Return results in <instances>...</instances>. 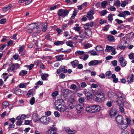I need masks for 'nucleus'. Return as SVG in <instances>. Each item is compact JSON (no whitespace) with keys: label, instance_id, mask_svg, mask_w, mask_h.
I'll use <instances>...</instances> for the list:
<instances>
[{"label":"nucleus","instance_id":"nucleus-64","mask_svg":"<svg viewBox=\"0 0 134 134\" xmlns=\"http://www.w3.org/2000/svg\"><path fill=\"white\" fill-rule=\"evenodd\" d=\"M89 4V3L85 2L82 3L81 5H82L83 7H85L88 5Z\"/></svg>","mask_w":134,"mask_h":134},{"label":"nucleus","instance_id":"nucleus-16","mask_svg":"<svg viewBox=\"0 0 134 134\" xmlns=\"http://www.w3.org/2000/svg\"><path fill=\"white\" fill-rule=\"evenodd\" d=\"M118 126L122 130L126 129L127 127V124L124 123L123 122L119 124Z\"/></svg>","mask_w":134,"mask_h":134},{"label":"nucleus","instance_id":"nucleus-21","mask_svg":"<svg viewBox=\"0 0 134 134\" xmlns=\"http://www.w3.org/2000/svg\"><path fill=\"white\" fill-rule=\"evenodd\" d=\"M17 121L16 123V125H21L23 122V120L20 119L19 117L18 116L16 118Z\"/></svg>","mask_w":134,"mask_h":134},{"label":"nucleus","instance_id":"nucleus-34","mask_svg":"<svg viewBox=\"0 0 134 134\" xmlns=\"http://www.w3.org/2000/svg\"><path fill=\"white\" fill-rule=\"evenodd\" d=\"M121 45H126L127 47L128 46V43L127 42V41L124 40L123 39H122L121 40Z\"/></svg>","mask_w":134,"mask_h":134},{"label":"nucleus","instance_id":"nucleus-58","mask_svg":"<svg viewBox=\"0 0 134 134\" xmlns=\"http://www.w3.org/2000/svg\"><path fill=\"white\" fill-rule=\"evenodd\" d=\"M18 116L19 117L20 119L22 120L26 118V116L24 114H22L21 115H19Z\"/></svg>","mask_w":134,"mask_h":134},{"label":"nucleus","instance_id":"nucleus-13","mask_svg":"<svg viewBox=\"0 0 134 134\" xmlns=\"http://www.w3.org/2000/svg\"><path fill=\"white\" fill-rule=\"evenodd\" d=\"M134 79V75H129L127 77V80L129 83L132 82Z\"/></svg>","mask_w":134,"mask_h":134},{"label":"nucleus","instance_id":"nucleus-31","mask_svg":"<svg viewBox=\"0 0 134 134\" xmlns=\"http://www.w3.org/2000/svg\"><path fill=\"white\" fill-rule=\"evenodd\" d=\"M107 3V1H105L102 2L101 3V5L102 8L103 9L105 8Z\"/></svg>","mask_w":134,"mask_h":134},{"label":"nucleus","instance_id":"nucleus-35","mask_svg":"<svg viewBox=\"0 0 134 134\" xmlns=\"http://www.w3.org/2000/svg\"><path fill=\"white\" fill-rule=\"evenodd\" d=\"M41 32L40 30H38L36 32H35L33 33L32 35V36L33 38H34L36 37L38 34L40 33Z\"/></svg>","mask_w":134,"mask_h":134},{"label":"nucleus","instance_id":"nucleus-1","mask_svg":"<svg viewBox=\"0 0 134 134\" xmlns=\"http://www.w3.org/2000/svg\"><path fill=\"white\" fill-rule=\"evenodd\" d=\"M96 95L95 99L96 102L102 103L104 101L105 98L104 93L101 92H97L96 93Z\"/></svg>","mask_w":134,"mask_h":134},{"label":"nucleus","instance_id":"nucleus-22","mask_svg":"<svg viewBox=\"0 0 134 134\" xmlns=\"http://www.w3.org/2000/svg\"><path fill=\"white\" fill-rule=\"evenodd\" d=\"M107 38L109 41L111 42H114L115 41L114 37L111 35H108Z\"/></svg>","mask_w":134,"mask_h":134},{"label":"nucleus","instance_id":"nucleus-44","mask_svg":"<svg viewBox=\"0 0 134 134\" xmlns=\"http://www.w3.org/2000/svg\"><path fill=\"white\" fill-rule=\"evenodd\" d=\"M55 103H57L59 104H63V103H64V100L62 99H59L56 101Z\"/></svg>","mask_w":134,"mask_h":134},{"label":"nucleus","instance_id":"nucleus-52","mask_svg":"<svg viewBox=\"0 0 134 134\" xmlns=\"http://www.w3.org/2000/svg\"><path fill=\"white\" fill-rule=\"evenodd\" d=\"M30 103L31 105L34 104L35 102V98L34 97L32 98L30 101Z\"/></svg>","mask_w":134,"mask_h":134},{"label":"nucleus","instance_id":"nucleus-50","mask_svg":"<svg viewBox=\"0 0 134 134\" xmlns=\"http://www.w3.org/2000/svg\"><path fill=\"white\" fill-rule=\"evenodd\" d=\"M22 92V91L20 89L17 90L15 91L14 93L16 95H20Z\"/></svg>","mask_w":134,"mask_h":134},{"label":"nucleus","instance_id":"nucleus-33","mask_svg":"<svg viewBox=\"0 0 134 134\" xmlns=\"http://www.w3.org/2000/svg\"><path fill=\"white\" fill-rule=\"evenodd\" d=\"M61 72H63L64 73H66L67 72V70L65 68V66H61L60 67Z\"/></svg>","mask_w":134,"mask_h":134},{"label":"nucleus","instance_id":"nucleus-10","mask_svg":"<svg viewBox=\"0 0 134 134\" xmlns=\"http://www.w3.org/2000/svg\"><path fill=\"white\" fill-rule=\"evenodd\" d=\"M94 14L93 11L92 10H91L87 14L86 16L89 20H91L94 18L93 16Z\"/></svg>","mask_w":134,"mask_h":134},{"label":"nucleus","instance_id":"nucleus-51","mask_svg":"<svg viewBox=\"0 0 134 134\" xmlns=\"http://www.w3.org/2000/svg\"><path fill=\"white\" fill-rule=\"evenodd\" d=\"M66 44L68 46L70 47H72V42L71 41H68L66 42Z\"/></svg>","mask_w":134,"mask_h":134},{"label":"nucleus","instance_id":"nucleus-56","mask_svg":"<svg viewBox=\"0 0 134 134\" xmlns=\"http://www.w3.org/2000/svg\"><path fill=\"white\" fill-rule=\"evenodd\" d=\"M68 104L69 107L71 109H72L74 108V106L73 104L71 102H69Z\"/></svg>","mask_w":134,"mask_h":134},{"label":"nucleus","instance_id":"nucleus-49","mask_svg":"<svg viewBox=\"0 0 134 134\" xmlns=\"http://www.w3.org/2000/svg\"><path fill=\"white\" fill-rule=\"evenodd\" d=\"M120 2L119 0H117L114 4V5L118 7L120 6Z\"/></svg>","mask_w":134,"mask_h":134},{"label":"nucleus","instance_id":"nucleus-36","mask_svg":"<svg viewBox=\"0 0 134 134\" xmlns=\"http://www.w3.org/2000/svg\"><path fill=\"white\" fill-rule=\"evenodd\" d=\"M8 106V102L7 101H5L2 103V107L3 109L6 108Z\"/></svg>","mask_w":134,"mask_h":134},{"label":"nucleus","instance_id":"nucleus-43","mask_svg":"<svg viewBox=\"0 0 134 134\" xmlns=\"http://www.w3.org/2000/svg\"><path fill=\"white\" fill-rule=\"evenodd\" d=\"M48 76V75L47 74H44L41 76V78L43 80H47L46 78Z\"/></svg>","mask_w":134,"mask_h":134},{"label":"nucleus","instance_id":"nucleus-9","mask_svg":"<svg viewBox=\"0 0 134 134\" xmlns=\"http://www.w3.org/2000/svg\"><path fill=\"white\" fill-rule=\"evenodd\" d=\"M117 114V111L115 108H111L109 111V115L110 117L114 116Z\"/></svg>","mask_w":134,"mask_h":134},{"label":"nucleus","instance_id":"nucleus-40","mask_svg":"<svg viewBox=\"0 0 134 134\" xmlns=\"http://www.w3.org/2000/svg\"><path fill=\"white\" fill-rule=\"evenodd\" d=\"M63 55H60L59 56H56V58L57 60L58 61H60L63 59Z\"/></svg>","mask_w":134,"mask_h":134},{"label":"nucleus","instance_id":"nucleus-25","mask_svg":"<svg viewBox=\"0 0 134 134\" xmlns=\"http://www.w3.org/2000/svg\"><path fill=\"white\" fill-rule=\"evenodd\" d=\"M111 77L113 79V81L114 83H116L118 82V79L116 77V76L115 74H112Z\"/></svg>","mask_w":134,"mask_h":134},{"label":"nucleus","instance_id":"nucleus-30","mask_svg":"<svg viewBox=\"0 0 134 134\" xmlns=\"http://www.w3.org/2000/svg\"><path fill=\"white\" fill-rule=\"evenodd\" d=\"M114 15V14H109L108 16V20L111 22H112V21L113 20V16Z\"/></svg>","mask_w":134,"mask_h":134},{"label":"nucleus","instance_id":"nucleus-57","mask_svg":"<svg viewBox=\"0 0 134 134\" xmlns=\"http://www.w3.org/2000/svg\"><path fill=\"white\" fill-rule=\"evenodd\" d=\"M54 114L56 117H59L60 116V114L58 111H55L54 112Z\"/></svg>","mask_w":134,"mask_h":134},{"label":"nucleus","instance_id":"nucleus-47","mask_svg":"<svg viewBox=\"0 0 134 134\" xmlns=\"http://www.w3.org/2000/svg\"><path fill=\"white\" fill-rule=\"evenodd\" d=\"M111 73L110 71H107L105 73V76L107 77L108 78L110 79V76L111 75Z\"/></svg>","mask_w":134,"mask_h":134},{"label":"nucleus","instance_id":"nucleus-37","mask_svg":"<svg viewBox=\"0 0 134 134\" xmlns=\"http://www.w3.org/2000/svg\"><path fill=\"white\" fill-rule=\"evenodd\" d=\"M71 63L73 66H76L78 65L79 63L77 60H75L74 61L71 62Z\"/></svg>","mask_w":134,"mask_h":134},{"label":"nucleus","instance_id":"nucleus-28","mask_svg":"<svg viewBox=\"0 0 134 134\" xmlns=\"http://www.w3.org/2000/svg\"><path fill=\"white\" fill-rule=\"evenodd\" d=\"M55 130L53 128L49 130L47 132V134H57L55 132L54 130Z\"/></svg>","mask_w":134,"mask_h":134},{"label":"nucleus","instance_id":"nucleus-61","mask_svg":"<svg viewBox=\"0 0 134 134\" xmlns=\"http://www.w3.org/2000/svg\"><path fill=\"white\" fill-rule=\"evenodd\" d=\"M76 54H78V55H81L83 54L85 52H84L83 51H77V52H76Z\"/></svg>","mask_w":134,"mask_h":134},{"label":"nucleus","instance_id":"nucleus-29","mask_svg":"<svg viewBox=\"0 0 134 134\" xmlns=\"http://www.w3.org/2000/svg\"><path fill=\"white\" fill-rule=\"evenodd\" d=\"M118 97L119 98L120 101V102H121V103H123L125 102V99L123 97V95H121L120 96H118Z\"/></svg>","mask_w":134,"mask_h":134},{"label":"nucleus","instance_id":"nucleus-23","mask_svg":"<svg viewBox=\"0 0 134 134\" xmlns=\"http://www.w3.org/2000/svg\"><path fill=\"white\" fill-rule=\"evenodd\" d=\"M35 91L34 89H30L29 90L27 94L28 96H31V95H33L35 94Z\"/></svg>","mask_w":134,"mask_h":134},{"label":"nucleus","instance_id":"nucleus-45","mask_svg":"<svg viewBox=\"0 0 134 134\" xmlns=\"http://www.w3.org/2000/svg\"><path fill=\"white\" fill-rule=\"evenodd\" d=\"M73 13L72 15H71L70 19H74L75 18V16L77 14L76 12L75 9H74V11H73Z\"/></svg>","mask_w":134,"mask_h":134},{"label":"nucleus","instance_id":"nucleus-53","mask_svg":"<svg viewBox=\"0 0 134 134\" xmlns=\"http://www.w3.org/2000/svg\"><path fill=\"white\" fill-rule=\"evenodd\" d=\"M113 47L108 45L106 46V49L108 52H110V51L113 49Z\"/></svg>","mask_w":134,"mask_h":134},{"label":"nucleus","instance_id":"nucleus-42","mask_svg":"<svg viewBox=\"0 0 134 134\" xmlns=\"http://www.w3.org/2000/svg\"><path fill=\"white\" fill-rule=\"evenodd\" d=\"M108 96L110 98H111L114 97L115 94L114 92H109L108 94Z\"/></svg>","mask_w":134,"mask_h":134},{"label":"nucleus","instance_id":"nucleus-14","mask_svg":"<svg viewBox=\"0 0 134 134\" xmlns=\"http://www.w3.org/2000/svg\"><path fill=\"white\" fill-rule=\"evenodd\" d=\"M115 119L118 124L122 123L123 122V117L121 115H118L116 117Z\"/></svg>","mask_w":134,"mask_h":134},{"label":"nucleus","instance_id":"nucleus-38","mask_svg":"<svg viewBox=\"0 0 134 134\" xmlns=\"http://www.w3.org/2000/svg\"><path fill=\"white\" fill-rule=\"evenodd\" d=\"M107 12L106 10H104L100 12L99 13L101 16H104L107 13Z\"/></svg>","mask_w":134,"mask_h":134},{"label":"nucleus","instance_id":"nucleus-60","mask_svg":"<svg viewBox=\"0 0 134 134\" xmlns=\"http://www.w3.org/2000/svg\"><path fill=\"white\" fill-rule=\"evenodd\" d=\"M112 53H111V54L113 55H115L116 53V52H115V48H114L113 47V49L110 51Z\"/></svg>","mask_w":134,"mask_h":134},{"label":"nucleus","instance_id":"nucleus-48","mask_svg":"<svg viewBox=\"0 0 134 134\" xmlns=\"http://www.w3.org/2000/svg\"><path fill=\"white\" fill-rule=\"evenodd\" d=\"M83 32V31H81L79 32V34L80 35L79 37L80 38H82L85 37Z\"/></svg>","mask_w":134,"mask_h":134},{"label":"nucleus","instance_id":"nucleus-2","mask_svg":"<svg viewBox=\"0 0 134 134\" xmlns=\"http://www.w3.org/2000/svg\"><path fill=\"white\" fill-rule=\"evenodd\" d=\"M71 10V9L70 8L68 9H59L58 11V15L59 16L64 18L68 15L69 12Z\"/></svg>","mask_w":134,"mask_h":134},{"label":"nucleus","instance_id":"nucleus-7","mask_svg":"<svg viewBox=\"0 0 134 134\" xmlns=\"http://www.w3.org/2000/svg\"><path fill=\"white\" fill-rule=\"evenodd\" d=\"M118 61L120 65L122 67H125L127 64V61L123 57H119Z\"/></svg>","mask_w":134,"mask_h":134},{"label":"nucleus","instance_id":"nucleus-18","mask_svg":"<svg viewBox=\"0 0 134 134\" xmlns=\"http://www.w3.org/2000/svg\"><path fill=\"white\" fill-rule=\"evenodd\" d=\"M65 130L66 132L69 134H74L75 133V130H71L69 127H66Z\"/></svg>","mask_w":134,"mask_h":134},{"label":"nucleus","instance_id":"nucleus-27","mask_svg":"<svg viewBox=\"0 0 134 134\" xmlns=\"http://www.w3.org/2000/svg\"><path fill=\"white\" fill-rule=\"evenodd\" d=\"M27 71L25 70H22L21 71L19 74V75L20 76H23L25 75L27 73Z\"/></svg>","mask_w":134,"mask_h":134},{"label":"nucleus","instance_id":"nucleus-3","mask_svg":"<svg viewBox=\"0 0 134 134\" xmlns=\"http://www.w3.org/2000/svg\"><path fill=\"white\" fill-rule=\"evenodd\" d=\"M41 122L44 125H47L49 122L50 119L49 118L46 116H44L40 119Z\"/></svg>","mask_w":134,"mask_h":134},{"label":"nucleus","instance_id":"nucleus-5","mask_svg":"<svg viewBox=\"0 0 134 134\" xmlns=\"http://www.w3.org/2000/svg\"><path fill=\"white\" fill-rule=\"evenodd\" d=\"M63 104H59L57 108V110L61 112H63L66 110V108L64 103Z\"/></svg>","mask_w":134,"mask_h":134},{"label":"nucleus","instance_id":"nucleus-46","mask_svg":"<svg viewBox=\"0 0 134 134\" xmlns=\"http://www.w3.org/2000/svg\"><path fill=\"white\" fill-rule=\"evenodd\" d=\"M7 74H8V73H4L3 74V75H2V78L4 79L5 78V80H4V81H6L8 79V76H6L7 75Z\"/></svg>","mask_w":134,"mask_h":134},{"label":"nucleus","instance_id":"nucleus-20","mask_svg":"<svg viewBox=\"0 0 134 134\" xmlns=\"http://www.w3.org/2000/svg\"><path fill=\"white\" fill-rule=\"evenodd\" d=\"M117 104L118 105V106L119 107V110L122 113L124 112V109L123 107V103H120L118 102H116Z\"/></svg>","mask_w":134,"mask_h":134},{"label":"nucleus","instance_id":"nucleus-39","mask_svg":"<svg viewBox=\"0 0 134 134\" xmlns=\"http://www.w3.org/2000/svg\"><path fill=\"white\" fill-rule=\"evenodd\" d=\"M103 49V47L100 45L96 47V49L97 51H102Z\"/></svg>","mask_w":134,"mask_h":134},{"label":"nucleus","instance_id":"nucleus-8","mask_svg":"<svg viewBox=\"0 0 134 134\" xmlns=\"http://www.w3.org/2000/svg\"><path fill=\"white\" fill-rule=\"evenodd\" d=\"M82 104H77L75 106L76 110L77 111V112L78 113H80L82 110L83 106Z\"/></svg>","mask_w":134,"mask_h":134},{"label":"nucleus","instance_id":"nucleus-32","mask_svg":"<svg viewBox=\"0 0 134 134\" xmlns=\"http://www.w3.org/2000/svg\"><path fill=\"white\" fill-rule=\"evenodd\" d=\"M92 106H90L86 107L85 109L86 111L87 112H91L92 113Z\"/></svg>","mask_w":134,"mask_h":134},{"label":"nucleus","instance_id":"nucleus-63","mask_svg":"<svg viewBox=\"0 0 134 134\" xmlns=\"http://www.w3.org/2000/svg\"><path fill=\"white\" fill-rule=\"evenodd\" d=\"M86 95L87 96V99H89L91 98V97L92 96V93H86Z\"/></svg>","mask_w":134,"mask_h":134},{"label":"nucleus","instance_id":"nucleus-62","mask_svg":"<svg viewBox=\"0 0 134 134\" xmlns=\"http://www.w3.org/2000/svg\"><path fill=\"white\" fill-rule=\"evenodd\" d=\"M32 1V0H24V2H25V4L26 5L30 4Z\"/></svg>","mask_w":134,"mask_h":134},{"label":"nucleus","instance_id":"nucleus-59","mask_svg":"<svg viewBox=\"0 0 134 134\" xmlns=\"http://www.w3.org/2000/svg\"><path fill=\"white\" fill-rule=\"evenodd\" d=\"M110 25H105L104 27V31H107L109 29Z\"/></svg>","mask_w":134,"mask_h":134},{"label":"nucleus","instance_id":"nucleus-17","mask_svg":"<svg viewBox=\"0 0 134 134\" xmlns=\"http://www.w3.org/2000/svg\"><path fill=\"white\" fill-rule=\"evenodd\" d=\"M27 27L33 30L36 28L37 29L38 28V27L37 26V24H29L28 25Z\"/></svg>","mask_w":134,"mask_h":134},{"label":"nucleus","instance_id":"nucleus-11","mask_svg":"<svg viewBox=\"0 0 134 134\" xmlns=\"http://www.w3.org/2000/svg\"><path fill=\"white\" fill-rule=\"evenodd\" d=\"M20 67V65L18 63L13 64L10 67V70L13 71L14 70H16Z\"/></svg>","mask_w":134,"mask_h":134},{"label":"nucleus","instance_id":"nucleus-15","mask_svg":"<svg viewBox=\"0 0 134 134\" xmlns=\"http://www.w3.org/2000/svg\"><path fill=\"white\" fill-rule=\"evenodd\" d=\"M32 119L34 122H36L40 120V118H39L38 116L37 113H34L32 115Z\"/></svg>","mask_w":134,"mask_h":134},{"label":"nucleus","instance_id":"nucleus-19","mask_svg":"<svg viewBox=\"0 0 134 134\" xmlns=\"http://www.w3.org/2000/svg\"><path fill=\"white\" fill-rule=\"evenodd\" d=\"M93 22L92 21L91 22L87 23L84 26V27L86 29H87L89 28V26L92 27L93 26Z\"/></svg>","mask_w":134,"mask_h":134},{"label":"nucleus","instance_id":"nucleus-41","mask_svg":"<svg viewBox=\"0 0 134 134\" xmlns=\"http://www.w3.org/2000/svg\"><path fill=\"white\" fill-rule=\"evenodd\" d=\"M127 47L126 45H121V46H119L118 45L117 46V49H118V48H120L121 49H124Z\"/></svg>","mask_w":134,"mask_h":134},{"label":"nucleus","instance_id":"nucleus-24","mask_svg":"<svg viewBox=\"0 0 134 134\" xmlns=\"http://www.w3.org/2000/svg\"><path fill=\"white\" fill-rule=\"evenodd\" d=\"M42 31L44 32L46 31L47 29V24L46 23H43L42 26Z\"/></svg>","mask_w":134,"mask_h":134},{"label":"nucleus","instance_id":"nucleus-4","mask_svg":"<svg viewBox=\"0 0 134 134\" xmlns=\"http://www.w3.org/2000/svg\"><path fill=\"white\" fill-rule=\"evenodd\" d=\"M102 60H94L90 61L88 64V65L90 66H92L93 65H97L98 64H102Z\"/></svg>","mask_w":134,"mask_h":134},{"label":"nucleus","instance_id":"nucleus-12","mask_svg":"<svg viewBox=\"0 0 134 134\" xmlns=\"http://www.w3.org/2000/svg\"><path fill=\"white\" fill-rule=\"evenodd\" d=\"M24 46L22 45L18 49L19 54L22 56H23L26 54L25 53L24 50Z\"/></svg>","mask_w":134,"mask_h":134},{"label":"nucleus","instance_id":"nucleus-54","mask_svg":"<svg viewBox=\"0 0 134 134\" xmlns=\"http://www.w3.org/2000/svg\"><path fill=\"white\" fill-rule=\"evenodd\" d=\"M134 54V53H131L129 55V57L130 59H132L134 58L133 57Z\"/></svg>","mask_w":134,"mask_h":134},{"label":"nucleus","instance_id":"nucleus-26","mask_svg":"<svg viewBox=\"0 0 134 134\" xmlns=\"http://www.w3.org/2000/svg\"><path fill=\"white\" fill-rule=\"evenodd\" d=\"M64 42L63 41H58L54 42V44L56 46L62 45L63 44Z\"/></svg>","mask_w":134,"mask_h":134},{"label":"nucleus","instance_id":"nucleus-6","mask_svg":"<svg viewBox=\"0 0 134 134\" xmlns=\"http://www.w3.org/2000/svg\"><path fill=\"white\" fill-rule=\"evenodd\" d=\"M92 113H95L99 112L101 109L100 107L98 105H94L92 107Z\"/></svg>","mask_w":134,"mask_h":134},{"label":"nucleus","instance_id":"nucleus-55","mask_svg":"<svg viewBox=\"0 0 134 134\" xmlns=\"http://www.w3.org/2000/svg\"><path fill=\"white\" fill-rule=\"evenodd\" d=\"M26 85L27 83H25V84L21 83L19 84V87L20 88H25V87H26Z\"/></svg>","mask_w":134,"mask_h":134}]
</instances>
